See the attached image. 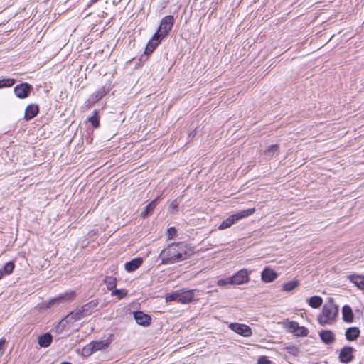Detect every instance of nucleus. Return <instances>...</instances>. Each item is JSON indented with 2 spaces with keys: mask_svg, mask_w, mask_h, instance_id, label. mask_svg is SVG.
Wrapping results in <instances>:
<instances>
[{
  "mask_svg": "<svg viewBox=\"0 0 364 364\" xmlns=\"http://www.w3.org/2000/svg\"><path fill=\"white\" fill-rule=\"evenodd\" d=\"M187 245L184 242L172 243L164 249L159 257L162 264H171L183 261L188 257Z\"/></svg>",
  "mask_w": 364,
  "mask_h": 364,
  "instance_id": "obj_1",
  "label": "nucleus"
},
{
  "mask_svg": "<svg viewBox=\"0 0 364 364\" xmlns=\"http://www.w3.org/2000/svg\"><path fill=\"white\" fill-rule=\"evenodd\" d=\"M338 312V306L334 304L333 299H329L322 308V312L318 316V322L321 326L330 324L335 320Z\"/></svg>",
  "mask_w": 364,
  "mask_h": 364,
  "instance_id": "obj_2",
  "label": "nucleus"
},
{
  "mask_svg": "<svg viewBox=\"0 0 364 364\" xmlns=\"http://www.w3.org/2000/svg\"><path fill=\"white\" fill-rule=\"evenodd\" d=\"M77 293L73 290H70L60 294L56 297L45 301L42 306L45 309L50 308L53 305L69 303L75 299Z\"/></svg>",
  "mask_w": 364,
  "mask_h": 364,
  "instance_id": "obj_3",
  "label": "nucleus"
},
{
  "mask_svg": "<svg viewBox=\"0 0 364 364\" xmlns=\"http://www.w3.org/2000/svg\"><path fill=\"white\" fill-rule=\"evenodd\" d=\"M255 212V208H248L246 210H241L235 214L230 215L227 219L223 220L220 225L218 226L219 230H225L230 226H232L234 223L237 222L238 220L247 218L248 216L252 215Z\"/></svg>",
  "mask_w": 364,
  "mask_h": 364,
  "instance_id": "obj_4",
  "label": "nucleus"
},
{
  "mask_svg": "<svg viewBox=\"0 0 364 364\" xmlns=\"http://www.w3.org/2000/svg\"><path fill=\"white\" fill-rule=\"evenodd\" d=\"M194 290H178L171 294H168L166 296L168 301H177L181 304H188L193 300Z\"/></svg>",
  "mask_w": 364,
  "mask_h": 364,
  "instance_id": "obj_5",
  "label": "nucleus"
},
{
  "mask_svg": "<svg viewBox=\"0 0 364 364\" xmlns=\"http://www.w3.org/2000/svg\"><path fill=\"white\" fill-rule=\"evenodd\" d=\"M174 23V18L172 15H168L164 17L156 33L161 36V38H164L172 29Z\"/></svg>",
  "mask_w": 364,
  "mask_h": 364,
  "instance_id": "obj_6",
  "label": "nucleus"
},
{
  "mask_svg": "<svg viewBox=\"0 0 364 364\" xmlns=\"http://www.w3.org/2000/svg\"><path fill=\"white\" fill-rule=\"evenodd\" d=\"M31 85L27 82H21L17 85L14 89V92L15 95L19 99H25L28 97L32 90Z\"/></svg>",
  "mask_w": 364,
  "mask_h": 364,
  "instance_id": "obj_7",
  "label": "nucleus"
},
{
  "mask_svg": "<svg viewBox=\"0 0 364 364\" xmlns=\"http://www.w3.org/2000/svg\"><path fill=\"white\" fill-rule=\"evenodd\" d=\"M230 328L237 334L245 337H249L252 333L251 328L245 324L233 323H230Z\"/></svg>",
  "mask_w": 364,
  "mask_h": 364,
  "instance_id": "obj_8",
  "label": "nucleus"
},
{
  "mask_svg": "<svg viewBox=\"0 0 364 364\" xmlns=\"http://www.w3.org/2000/svg\"><path fill=\"white\" fill-rule=\"evenodd\" d=\"M232 285H240L249 281V272L246 269H242L231 276Z\"/></svg>",
  "mask_w": 364,
  "mask_h": 364,
  "instance_id": "obj_9",
  "label": "nucleus"
},
{
  "mask_svg": "<svg viewBox=\"0 0 364 364\" xmlns=\"http://www.w3.org/2000/svg\"><path fill=\"white\" fill-rule=\"evenodd\" d=\"M162 39L163 38H161V36L155 33L146 44L144 53L147 55L152 53L156 48L160 44Z\"/></svg>",
  "mask_w": 364,
  "mask_h": 364,
  "instance_id": "obj_10",
  "label": "nucleus"
},
{
  "mask_svg": "<svg viewBox=\"0 0 364 364\" xmlns=\"http://www.w3.org/2000/svg\"><path fill=\"white\" fill-rule=\"evenodd\" d=\"M99 300L92 299L87 304L82 305L80 308L84 316L86 317L91 315L93 312L98 310Z\"/></svg>",
  "mask_w": 364,
  "mask_h": 364,
  "instance_id": "obj_11",
  "label": "nucleus"
},
{
  "mask_svg": "<svg viewBox=\"0 0 364 364\" xmlns=\"http://www.w3.org/2000/svg\"><path fill=\"white\" fill-rule=\"evenodd\" d=\"M353 350L354 349L350 346L343 347L339 353L340 361L343 363H348L351 362L353 359Z\"/></svg>",
  "mask_w": 364,
  "mask_h": 364,
  "instance_id": "obj_12",
  "label": "nucleus"
},
{
  "mask_svg": "<svg viewBox=\"0 0 364 364\" xmlns=\"http://www.w3.org/2000/svg\"><path fill=\"white\" fill-rule=\"evenodd\" d=\"M134 318L139 325L143 326H148L151 322V316L140 311L134 313Z\"/></svg>",
  "mask_w": 364,
  "mask_h": 364,
  "instance_id": "obj_13",
  "label": "nucleus"
},
{
  "mask_svg": "<svg viewBox=\"0 0 364 364\" xmlns=\"http://www.w3.org/2000/svg\"><path fill=\"white\" fill-rule=\"evenodd\" d=\"M277 273L272 269L265 267L261 273V279L266 283L274 281L277 278Z\"/></svg>",
  "mask_w": 364,
  "mask_h": 364,
  "instance_id": "obj_14",
  "label": "nucleus"
},
{
  "mask_svg": "<svg viewBox=\"0 0 364 364\" xmlns=\"http://www.w3.org/2000/svg\"><path fill=\"white\" fill-rule=\"evenodd\" d=\"M143 263L141 257H136L127 262L124 264V269L128 272H132L139 269Z\"/></svg>",
  "mask_w": 364,
  "mask_h": 364,
  "instance_id": "obj_15",
  "label": "nucleus"
},
{
  "mask_svg": "<svg viewBox=\"0 0 364 364\" xmlns=\"http://www.w3.org/2000/svg\"><path fill=\"white\" fill-rule=\"evenodd\" d=\"M109 91V87L106 85L100 87L99 90L93 92L90 97V102L95 103L101 100Z\"/></svg>",
  "mask_w": 364,
  "mask_h": 364,
  "instance_id": "obj_16",
  "label": "nucleus"
},
{
  "mask_svg": "<svg viewBox=\"0 0 364 364\" xmlns=\"http://www.w3.org/2000/svg\"><path fill=\"white\" fill-rule=\"evenodd\" d=\"M39 112V107L37 105L31 104L26 107L24 118L28 121L34 118Z\"/></svg>",
  "mask_w": 364,
  "mask_h": 364,
  "instance_id": "obj_17",
  "label": "nucleus"
},
{
  "mask_svg": "<svg viewBox=\"0 0 364 364\" xmlns=\"http://www.w3.org/2000/svg\"><path fill=\"white\" fill-rule=\"evenodd\" d=\"M347 279L360 289H364V276L358 274H350Z\"/></svg>",
  "mask_w": 364,
  "mask_h": 364,
  "instance_id": "obj_18",
  "label": "nucleus"
},
{
  "mask_svg": "<svg viewBox=\"0 0 364 364\" xmlns=\"http://www.w3.org/2000/svg\"><path fill=\"white\" fill-rule=\"evenodd\" d=\"M321 341L326 344L333 343L335 341V336L330 330H323L319 332Z\"/></svg>",
  "mask_w": 364,
  "mask_h": 364,
  "instance_id": "obj_19",
  "label": "nucleus"
},
{
  "mask_svg": "<svg viewBox=\"0 0 364 364\" xmlns=\"http://www.w3.org/2000/svg\"><path fill=\"white\" fill-rule=\"evenodd\" d=\"M360 331L358 327H350L345 333L346 338L349 341H355L360 336Z\"/></svg>",
  "mask_w": 364,
  "mask_h": 364,
  "instance_id": "obj_20",
  "label": "nucleus"
},
{
  "mask_svg": "<svg viewBox=\"0 0 364 364\" xmlns=\"http://www.w3.org/2000/svg\"><path fill=\"white\" fill-rule=\"evenodd\" d=\"M66 316L69 319L70 323H73L74 322L77 321L81 318L85 317L82 312L81 308L75 309L70 314L66 315Z\"/></svg>",
  "mask_w": 364,
  "mask_h": 364,
  "instance_id": "obj_21",
  "label": "nucleus"
},
{
  "mask_svg": "<svg viewBox=\"0 0 364 364\" xmlns=\"http://www.w3.org/2000/svg\"><path fill=\"white\" fill-rule=\"evenodd\" d=\"M53 341V336L50 333H46L38 338V343L41 347L47 348Z\"/></svg>",
  "mask_w": 364,
  "mask_h": 364,
  "instance_id": "obj_22",
  "label": "nucleus"
},
{
  "mask_svg": "<svg viewBox=\"0 0 364 364\" xmlns=\"http://www.w3.org/2000/svg\"><path fill=\"white\" fill-rule=\"evenodd\" d=\"M280 150L279 145L272 144L264 151V154L267 159H271L277 156Z\"/></svg>",
  "mask_w": 364,
  "mask_h": 364,
  "instance_id": "obj_23",
  "label": "nucleus"
},
{
  "mask_svg": "<svg viewBox=\"0 0 364 364\" xmlns=\"http://www.w3.org/2000/svg\"><path fill=\"white\" fill-rule=\"evenodd\" d=\"M343 320L347 323H351L353 321V313L352 309L348 305H345L342 308Z\"/></svg>",
  "mask_w": 364,
  "mask_h": 364,
  "instance_id": "obj_24",
  "label": "nucleus"
},
{
  "mask_svg": "<svg viewBox=\"0 0 364 364\" xmlns=\"http://www.w3.org/2000/svg\"><path fill=\"white\" fill-rule=\"evenodd\" d=\"M157 204V199H154L151 203H149L146 207L145 209L141 212V216L144 218L148 217L149 215L152 213L154 210L155 209Z\"/></svg>",
  "mask_w": 364,
  "mask_h": 364,
  "instance_id": "obj_25",
  "label": "nucleus"
},
{
  "mask_svg": "<svg viewBox=\"0 0 364 364\" xmlns=\"http://www.w3.org/2000/svg\"><path fill=\"white\" fill-rule=\"evenodd\" d=\"M70 323L69 319L65 316L63 318L58 324L54 327L53 331L57 333L60 334L63 332V331L66 328L67 325Z\"/></svg>",
  "mask_w": 364,
  "mask_h": 364,
  "instance_id": "obj_26",
  "label": "nucleus"
},
{
  "mask_svg": "<svg viewBox=\"0 0 364 364\" xmlns=\"http://www.w3.org/2000/svg\"><path fill=\"white\" fill-rule=\"evenodd\" d=\"M308 303L311 307L317 309L322 305L323 299L319 296H314L309 298Z\"/></svg>",
  "mask_w": 364,
  "mask_h": 364,
  "instance_id": "obj_27",
  "label": "nucleus"
},
{
  "mask_svg": "<svg viewBox=\"0 0 364 364\" xmlns=\"http://www.w3.org/2000/svg\"><path fill=\"white\" fill-rule=\"evenodd\" d=\"M94 348V350L96 351L101 350L105 349L108 347L109 342L106 340L98 341H92L90 342Z\"/></svg>",
  "mask_w": 364,
  "mask_h": 364,
  "instance_id": "obj_28",
  "label": "nucleus"
},
{
  "mask_svg": "<svg viewBox=\"0 0 364 364\" xmlns=\"http://www.w3.org/2000/svg\"><path fill=\"white\" fill-rule=\"evenodd\" d=\"M104 283L109 290L113 291L117 286V279L112 276H107L104 279Z\"/></svg>",
  "mask_w": 364,
  "mask_h": 364,
  "instance_id": "obj_29",
  "label": "nucleus"
},
{
  "mask_svg": "<svg viewBox=\"0 0 364 364\" xmlns=\"http://www.w3.org/2000/svg\"><path fill=\"white\" fill-rule=\"evenodd\" d=\"M299 283L297 280L289 281L282 286V290L284 291H291L299 286Z\"/></svg>",
  "mask_w": 364,
  "mask_h": 364,
  "instance_id": "obj_30",
  "label": "nucleus"
},
{
  "mask_svg": "<svg viewBox=\"0 0 364 364\" xmlns=\"http://www.w3.org/2000/svg\"><path fill=\"white\" fill-rule=\"evenodd\" d=\"M95 352V350H94V348H93L92 343H90L82 348L81 355L83 357H88V356L91 355Z\"/></svg>",
  "mask_w": 364,
  "mask_h": 364,
  "instance_id": "obj_31",
  "label": "nucleus"
},
{
  "mask_svg": "<svg viewBox=\"0 0 364 364\" xmlns=\"http://www.w3.org/2000/svg\"><path fill=\"white\" fill-rule=\"evenodd\" d=\"M16 80L13 78H4L0 80V89L12 87Z\"/></svg>",
  "mask_w": 364,
  "mask_h": 364,
  "instance_id": "obj_32",
  "label": "nucleus"
},
{
  "mask_svg": "<svg viewBox=\"0 0 364 364\" xmlns=\"http://www.w3.org/2000/svg\"><path fill=\"white\" fill-rule=\"evenodd\" d=\"M14 267V263L10 261L6 262L1 269L3 270V272L4 273L5 275H9L13 272Z\"/></svg>",
  "mask_w": 364,
  "mask_h": 364,
  "instance_id": "obj_33",
  "label": "nucleus"
},
{
  "mask_svg": "<svg viewBox=\"0 0 364 364\" xmlns=\"http://www.w3.org/2000/svg\"><path fill=\"white\" fill-rule=\"evenodd\" d=\"M88 121L91 123V124L95 127L97 128L100 126V121L98 117V112L95 111L94 114L88 118Z\"/></svg>",
  "mask_w": 364,
  "mask_h": 364,
  "instance_id": "obj_34",
  "label": "nucleus"
},
{
  "mask_svg": "<svg viewBox=\"0 0 364 364\" xmlns=\"http://www.w3.org/2000/svg\"><path fill=\"white\" fill-rule=\"evenodd\" d=\"M112 295L116 296L120 299L127 295V291L124 289H114L112 292Z\"/></svg>",
  "mask_w": 364,
  "mask_h": 364,
  "instance_id": "obj_35",
  "label": "nucleus"
},
{
  "mask_svg": "<svg viewBox=\"0 0 364 364\" xmlns=\"http://www.w3.org/2000/svg\"><path fill=\"white\" fill-rule=\"evenodd\" d=\"M217 284L220 287H223L225 285H232V280L231 277L220 279L218 280Z\"/></svg>",
  "mask_w": 364,
  "mask_h": 364,
  "instance_id": "obj_36",
  "label": "nucleus"
},
{
  "mask_svg": "<svg viewBox=\"0 0 364 364\" xmlns=\"http://www.w3.org/2000/svg\"><path fill=\"white\" fill-rule=\"evenodd\" d=\"M288 328L291 332L296 333V332H297V331L299 329L300 326L297 322L291 321L289 323Z\"/></svg>",
  "mask_w": 364,
  "mask_h": 364,
  "instance_id": "obj_37",
  "label": "nucleus"
},
{
  "mask_svg": "<svg viewBox=\"0 0 364 364\" xmlns=\"http://www.w3.org/2000/svg\"><path fill=\"white\" fill-rule=\"evenodd\" d=\"M178 204H179V203L178 202L177 199L173 200L171 203L169 208L172 210L173 213L178 211Z\"/></svg>",
  "mask_w": 364,
  "mask_h": 364,
  "instance_id": "obj_38",
  "label": "nucleus"
},
{
  "mask_svg": "<svg viewBox=\"0 0 364 364\" xmlns=\"http://www.w3.org/2000/svg\"><path fill=\"white\" fill-rule=\"evenodd\" d=\"M177 233L176 229L174 227H170L167 230V237L168 239H172Z\"/></svg>",
  "mask_w": 364,
  "mask_h": 364,
  "instance_id": "obj_39",
  "label": "nucleus"
},
{
  "mask_svg": "<svg viewBox=\"0 0 364 364\" xmlns=\"http://www.w3.org/2000/svg\"><path fill=\"white\" fill-rule=\"evenodd\" d=\"M308 329L305 327H300L299 329L296 332V335L299 336H306L308 334Z\"/></svg>",
  "mask_w": 364,
  "mask_h": 364,
  "instance_id": "obj_40",
  "label": "nucleus"
},
{
  "mask_svg": "<svg viewBox=\"0 0 364 364\" xmlns=\"http://www.w3.org/2000/svg\"><path fill=\"white\" fill-rule=\"evenodd\" d=\"M287 349L289 353L294 355H296L299 353L298 348L294 346H289L287 348Z\"/></svg>",
  "mask_w": 364,
  "mask_h": 364,
  "instance_id": "obj_41",
  "label": "nucleus"
},
{
  "mask_svg": "<svg viewBox=\"0 0 364 364\" xmlns=\"http://www.w3.org/2000/svg\"><path fill=\"white\" fill-rule=\"evenodd\" d=\"M257 364H271V361L265 356H261L257 361Z\"/></svg>",
  "mask_w": 364,
  "mask_h": 364,
  "instance_id": "obj_42",
  "label": "nucleus"
},
{
  "mask_svg": "<svg viewBox=\"0 0 364 364\" xmlns=\"http://www.w3.org/2000/svg\"><path fill=\"white\" fill-rule=\"evenodd\" d=\"M5 344V341L0 339V355L4 353V346Z\"/></svg>",
  "mask_w": 364,
  "mask_h": 364,
  "instance_id": "obj_43",
  "label": "nucleus"
},
{
  "mask_svg": "<svg viewBox=\"0 0 364 364\" xmlns=\"http://www.w3.org/2000/svg\"><path fill=\"white\" fill-rule=\"evenodd\" d=\"M4 273L3 272V270L0 269V279H1L4 277Z\"/></svg>",
  "mask_w": 364,
  "mask_h": 364,
  "instance_id": "obj_44",
  "label": "nucleus"
},
{
  "mask_svg": "<svg viewBox=\"0 0 364 364\" xmlns=\"http://www.w3.org/2000/svg\"><path fill=\"white\" fill-rule=\"evenodd\" d=\"M99 1H100V0H90L91 4L96 3V2Z\"/></svg>",
  "mask_w": 364,
  "mask_h": 364,
  "instance_id": "obj_45",
  "label": "nucleus"
},
{
  "mask_svg": "<svg viewBox=\"0 0 364 364\" xmlns=\"http://www.w3.org/2000/svg\"><path fill=\"white\" fill-rule=\"evenodd\" d=\"M60 364H71V363H69V362H63V363H61Z\"/></svg>",
  "mask_w": 364,
  "mask_h": 364,
  "instance_id": "obj_46",
  "label": "nucleus"
}]
</instances>
